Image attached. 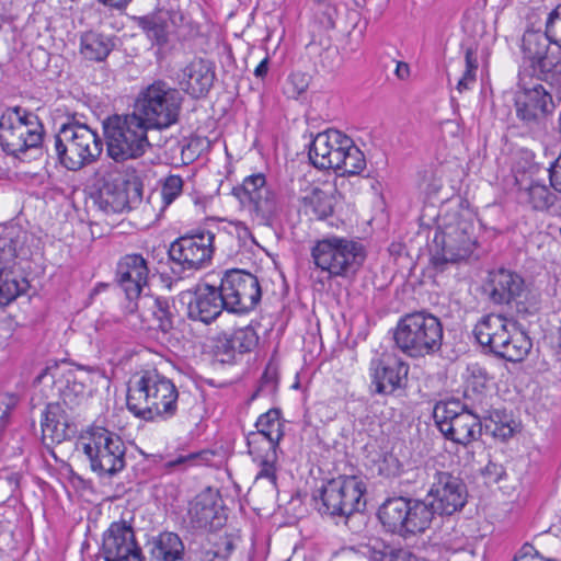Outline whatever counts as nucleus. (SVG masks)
Here are the masks:
<instances>
[{
	"label": "nucleus",
	"instance_id": "9b49d317",
	"mask_svg": "<svg viewBox=\"0 0 561 561\" xmlns=\"http://www.w3.org/2000/svg\"><path fill=\"white\" fill-rule=\"evenodd\" d=\"M44 127L38 116L22 107H8L0 117V146L8 154L19 157L43 142Z\"/></svg>",
	"mask_w": 561,
	"mask_h": 561
},
{
	"label": "nucleus",
	"instance_id": "0eeeda50",
	"mask_svg": "<svg viewBox=\"0 0 561 561\" xmlns=\"http://www.w3.org/2000/svg\"><path fill=\"white\" fill-rule=\"evenodd\" d=\"M102 125L107 156L116 162L138 159L151 147L149 129L133 113L108 116Z\"/></svg>",
	"mask_w": 561,
	"mask_h": 561
},
{
	"label": "nucleus",
	"instance_id": "f257e3e1",
	"mask_svg": "<svg viewBox=\"0 0 561 561\" xmlns=\"http://www.w3.org/2000/svg\"><path fill=\"white\" fill-rule=\"evenodd\" d=\"M520 51L527 69L543 79L561 102V3L548 14L545 32L533 28L524 32Z\"/></svg>",
	"mask_w": 561,
	"mask_h": 561
},
{
	"label": "nucleus",
	"instance_id": "603ef678",
	"mask_svg": "<svg viewBox=\"0 0 561 561\" xmlns=\"http://www.w3.org/2000/svg\"><path fill=\"white\" fill-rule=\"evenodd\" d=\"M466 70H470L471 73L476 75L478 69V59L476 50L472 47H467L465 51Z\"/></svg>",
	"mask_w": 561,
	"mask_h": 561
},
{
	"label": "nucleus",
	"instance_id": "1a4fd4ad",
	"mask_svg": "<svg viewBox=\"0 0 561 561\" xmlns=\"http://www.w3.org/2000/svg\"><path fill=\"white\" fill-rule=\"evenodd\" d=\"M126 450L122 437L103 426L92 425L82 436V451L100 478H113L125 469Z\"/></svg>",
	"mask_w": 561,
	"mask_h": 561
},
{
	"label": "nucleus",
	"instance_id": "412c9836",
	"mask_svg": "<svg viewBox=\"0 0 561 561\" xmlns=\"http://www.w3.org/2000/svg\"><path fill=\"white\" fill-rule=\"evenodd\" d=\"M102 554L105 561H145L131 525L113 522L103 535Z\"/></svg>",
	"mask_w": 561,
	"mask_h": 561
},
{
	"label": "nucleus",
	"instance_id": "f8f14e48",
	"mask_svg": "<svg viewBox=\"0 0 561 561\" xmlns=\"http://www.w3.org/2000/svg\"><path fill=\"white\" fill-rule=\"evenodd\" d=\"M314 265L330 277H347L354 274L365 260L359 242L340 237L318 240L311 249Z\"/></svg>",
	"mask_w": 561,
	"mask_h": 561
},
{
	"label": "nucleus",
	"instance_id": "680f3d73",
	"mask_svg": "<svg viewBox=\"0 0 561 561\" xmlns=\"http://www.w3.org/2000/svg\"><path fill=\"white\" fill-rule=\"evenodd\" d=\"M409 73H410L409 65L403 61H399L397 64V68H396V75L398 76V78L405 79L409 77Z\"/></svg>",
	"mask_w": 561,
	"mask_h": 561
},
{
	"label": "nucleus",
	"instance_id": "bf43d9fd",
	"mask_svg": "<svg viewBox=\"0 0 561 561\" xmlns=\"http://www.w3.org/2000/svg\"><path fill=\"white\" fill-rule=\"evenodd\" d=\"M268 64H270V59L268 57H265L259 65L257 67L255 68L254 70V76L256 78H264L267 72H268Z\"/></svg>",
	"mask_w": 561,
	"mask_h": 561
},
{
	"label": "nucleus",
	"instance_id": "2eb2a0df",
	"mask_svg": "<svg viewBox=\"0 0 561 561\" xmlns=\"http://www.w3.org/2000/svg\"><path fill=\"white\" fill-rule=\"evenodd\" d=\"M433 416L440 433L454 443L468 446L482 434L478 413L459 400L436 403Z\"/></svg>",
	"mask_w": 561,
	"mask_h": 561
},
{
	"label": "nucleus",
	"instance_id": "a18cd8bd",
	"mask_svg": "<svg viewBox=\"0 0 561 561\" xmlns=\"http://www.w3.org/2000/svg\"><path fill=\"white\" fill-rule=\"evenodd\" d=\"M318 7V12L321 14L320 23L325 28H333L335 26L336 9L332 5L331 0H310Z\"/></svg>",
	"mask_w": 561,
	"mask_h": 561
},
{
	"label": "nucleus",
	"instance_id": "5fc2aeb1",
	"mask_svg": "<svg viewBox=\"0 0 561 561\" xmlns=\"http://www.w3.org/2000/svg\"><path fill=\"white\" fill-rule=\"evenodd\" d=\"M476 81V75L471 73L470 70H465L462 77L457 83V90L461 93L468 90L471 84Z\"/></svg>",
	"mask_w": 561,
	"mask_h": 561
},
{
	"label": "nucleus",
	"instance_id": "b1692460",
	"mask_svg": "<svg viewBox=\"0 0 561 561\" xmlns=\"http://www.w3.org/2000/svg\"><path fill=\"white\" fill-rule=\"evenodd\" d=\"M227 310L226 299L219 287L207 283L198 284L187 306L191 320L209 324Z\"/></svg>",
	"mask_w": 561,
	"mask_h": 561
},
{
	"label": "nucleus",
	"instance_id": "3c124183",
	"mask_svg": "<svg viewBox=\"0 0 561 561\" xmlns=\"http://www.w3.org/2000/svg\"><path fill=\"white\" fill-rule=\"evenodd\" d=\"M288 81L293 84L294 90L297 94L305 92L308 88V81L302 73H293L289 76Z\"/></svg>",
	"mask_w": 561,
	"mask_h": 561
},
{
	"label": "nucleus",
	"instance_id": "2f4dec72",
	"mask_svg": "<svg viewBox=\"0 0 561 561\" xmlns=\"http://www.w3.org/2000/svg\"><path fill=\"white\" fill-rule=\"evenodd\" d=\"M335 196L321 188H313L302 197V207L307 215H313L317 219H325L334 211Z\"/></svg>",
	"mask_w": 561,
	"mask_h": 561
},
{
	"label": "nucleus",
	"instance_id": "dca6fc26",
	"mask_svg": "<svg viewBox=\"0 0 561 561\" xmlns=\"http://www.w3.org/2000/svg\"><path fill=\"white\" fill-rule=\"evenodd\" d=\"M443 247L432 256L435 270L443 272L448 263H459L470 257L477 247L476 226L470 213L459 214L446 225L442 234Z\"/></svg>",
	"mask_w": 561,
	"mask_h": 561
},
{
	"label": "nucleus",
	"instance_id": "de8ad7c7",
	"mask_svg": "<svg viewBox=\"0 0 561 561\" xmlns=\"http://www.w3.org/2000/svg\"><path fill=\"white\" fill-rule=\"evenodd\" d=\"M199 458L198 453H190L187 455H180L173 460H169L165 462V468L168 469H176V468H185L192 465L196 459Z\"/></svg>",
	"mask_w": 561,
	"mask_h": 561
},
{
	"label": "nucleus",
	"instance_id": "09e8293b",
	"mask_svg": "<svg viewBox=\"0 0 561 561\" xmlns=\"http://www.w3.org/2000/svg\"><path fill=\"white\" fill-rule=\"evenodd\" d=\"M549 179L551 186L561 194V160L558 158L549 168Z\"/></svg>",
	"mask_w": 561,
	"mask_h": 561
},
{
	"label": "nucleus",
	"instance_id": "cd10ccee",
	"mask_svg": "<svg viewBox=\"0 0 561 561\" xmlns=\"http://www.w3.org/2000/svg\"><path fill=\"white\" fill-rule=\"evenodd\" d=\"M507 320L501 314H488L474 327L473 334L482 347H488L495 356L510 339Z\"/></svg>",
	"mask_w": 561,
	"mask_h": 561
},
{
	"label": "nucleus",
	"instance_id": "393cba45",
	"mask_svg": "<svg viewBox=\"0 0 561 561\" xmlns=\"http://www.w3.org/2000/svg\"><path fill=\"white\" fill-rule=\"evenodd\" d=\"M149 267L147 260L138 253L122 256L116 266V279L129 299L140 295L148 284Z\"/></svg>",
	"mask_w": 561,
	"mask_h": 561
},
{
	"label": "nucleus",
	"instance_id": "4d7b16f0",
	"mask_svg": "<svg viewBox=\"0 0 561 561\" xmlns=\"http://www.w3.org/2000/svg\"><path fill=\"white\" fill-rule=\"evenodd\" d=\"M201 561H225L226 557L216 550L207 549L201 551Z\"/></svg>",
	"mask_w": 561,
	"mask_h": 561
},
{
	"label": "nucleus",
	"instance_id": "39448f33",
	"mask_svg": "<svg viewBox=\"0 0 561 561\" xmlns=\"http://www.w3.org/2000/svg\"><path fill=\"white\" fill-rule=\"evenodd\" d=\"M256 431L247 435L252 460L260 467L256 480L266 479L276 485L279 442L284 437V421L278 409L261 414L255 422Z\"/></svg>",
	"mask_w": 561,
	"mask_h": 561
},
{
	"label": "nucleus",
	"instance_id": "ea45409f",
	"mask_svg": "<svg viewBox=\"0 0 561 561\" xmlns=\"http://www.w3.org/2000/svg\"><path fill=\"white\" fill-rule=\"evenodd\" d=\"M370 561H419V558L409 549L394 548L383 545L382 548H374L369 556Z\"/></svg>",
	"mask_w": 561,
	"mask_h": 561
},
{
	"label": "nucleus",
	"instance_id": "9d476101",
	"mask_svg": "<svg viewBox=\"0 0 561 561\" xmlns=\"http://www.w3.org/2000/svg\"><path fill=\"white\" fill-rule=\"evenodd\" d=\"M527 62L522 59L518 72V88L515 94V111L523 126L529 130L539 131L545 128L546 119L556 108L553 96L540 83L530 84L528 79L545 81L538 75L527 69Z\"/></svg>",
	"mask_w": 561,
	"mask_h": 561
},
{
	"label": "nucleus",
	"instance_id": "37998d69",
	"mask_svg": "<svg viewBox=\"0 0 561 561\" xmlns=\"http://www.w3.org/2000/svg\"><path fill=\"white\" fill-rule=\"evenodd\" d=\"M184 182L180 175H169L164 179L161 188V196L164 206L172 204L183 191Z\"/></svg>",
	"mask_w": 561,
	"mask_h": 561
},
{
	"label": "nucleus",
	"instance_id": "8fccbe9b",
	"mask_svg": "<svg viewBox=\"0 0 561 561\" xmlns=\"http://www.w3.org/2000/svg\"><path fill=\"white\" fill-rule=\"evenodd\" d=\"M21 476L16 472L0 477V488H7L10 494H13L20 485Z\"/></svg>",
	"mask_w": 561,
	"mask_h": 561
},
{
	"label": "nucleus",
	"instance_id": "f704fd0d",
	"mask_svg": "<svg viewBox=\"0 0 561 561\" xmlns=\"http://www.w3.org/2000/svg\"><path fill=\"white\" fill-rule=\"evenodd\" d=\"M342 157L334 167L335 172L341 175H358L366 168V159L362 150L351 138V146H345Z\"/></svg>",
	"mask_w": 561,
	"mask_h": 561
},
{
	"label": "nucleus",
	"instance_id": "c9c22d12",
	"mask_svg": "<svg viewBox=\"0 0 561 561\" xmlns=\"http://www.w3.org/2000/svg\"><path fill=\"white\" fill-rule=\"evenodd\" d=\"M111 41L99 33L89 32L81 37V54L90 60L101 61L112 50Z\"/></svg>",
	"mask_w": 561,
	"mask_h": 561
},
{
	"label": "nucleus",
	"instance_id": "6e6552de",
	"mask_svg": "<svg viewBox=\"0 0 561 561\" xmlns=\"http://www.w3.org/2000/svg\"><path fill=\"white\" fill-rule=\"evenodd\" d=\"M365 491L366 485L360 478L340 476L321 488L319 499L314 496L316 507L322 516L347 526L352 515L360 511Z\"/></svg>",
	"mask_w": 561,
	"mask_h": 561
},
{
	"label": "nucleus",
	"instance_id": "e2e57ef3",
	"mask_svg": "<svg viewBox=\"0 0 561 561\" xmlns=\"http://www.w3.org/2000/svg\"><path fill=\"white\" fill-rule=\"evenodd\" d=\"M485 470L489 474H494L496 476L497 478H501L502 473H503V468L501 466H497L496 463H492L490 462L486 467H485Z\"/></svg>",
	"mask_w": 561,
	"mask_h": 561
},
{
	"label": "nucleus",
	"instance_id": "c85d7f7f",
	"mask_svg": "<svg viewBox=\"0 0 561 561\" xmlns=\"http://www.w3.org/2000/svg\"><path fill=\"white\" fill-rule=\"evenodd\" d=\"M410 497L397 496L388 499L378 510V518L382 526L392 534L401 537L409 536L411 519Z\"/></svg>",
	"mask_w": 561,
	"mask_h": 561
},
{
	"label": "nucleus",
	"instance_id": "864d4df0",
	"mask_svg": "<svg viewBox=\"0 0 561 561\" xmlns=\"http://www.w3.org/2000/svg\"><path fill=\"white\" fill-rule=\"evenodd\" d=\"M492 434L494 437H497L502 440H506L513 435V428L508 424H494V428L492 430Z\"/></svg>",
	"mask_w": 561,
	"mask_h": 561
},
{
	"label": "nucleus",
	"instance_id": "f3484780",
	"mask_svg": "<svg viewBox=\"0 0 561 561\" xmlns=\"http://www.w3.org/2000/svg\"><path fill=\"white\" fill-rule=\"evenodd\" d=\"M232 192L253 220L262 226L273 225L279 207L275 193L266 185L264 174L257 173L245 178Z\"/></svg>",
	"mask_w": 561,
	"mask_h": 561
},
{
	"label": "nucleus",
	"instance_id": "5701e85b",
	"mask_svg": "<svg viewBox=\"0 0 561 561\" xmlns=\"http://www.w3.org/2000/svg\"><path fill=\"white\" fill-rule=\"evenodd\" d=\"M141 185L126 183V187L105 183L93 198L94 206L105 215L129 210L141 201Z\"/></svg>",
	"mask_w": 561,
	"mask_h": 561
},
{
	"label": "nucleus",
	"instance_id": "bb28decb",
	"mask_svg": "<svg viewBox=\"0 0 561 561\" xmlns=\"http://www.w3.org/2000/svg\"><path fill=\"white\" fill-rule=\"evenodd\" d=\"M188 518L196 530L214 531L225 524V517L218 512L216 495L210 490L196 495L191 502Z\"/></svg>",
	"mask_w": 561,
	"mask_h": 561
},
{
	"label": "nucleus",
	"instance_id": "7c9ffc66",
	"mask_svg": "<svg viewBox=\"0 0 561 561\" xmlns=\"http://www.w3.org/2000/svg\"><path fill=\"white\" fill-rule=\"evenodd\" d=\"M148 546L149 561H184V543L175 533H161Z\"/></svg>",
	"mask_w": 561,
	"mask_h": 561
},
{
	"label": "nucleus",
	"instance_id": "4c0bfd02",
	"mask_svg": "<svg viewBox=\"0 0 561 561\" xmlns=\"http://www.w3.org/2000/svg\"><path fill=\"white\" fill-rule=\"evenodd\" d=\"M533 347V342L524 332L512 335L510 333L508 341L502 346L497 357L508 362L523 360Z\"/></svg>",
	"mask_w": 561,
	"mask_h": 561
},
{
	"label": "nucleus",
	"instance_id": "a211bd4d",
	"mask_svg": "<svg viewBox=\"0 0 561 561\" xmlns=\"http://www.w3.org/2000/svg\"><path fill=\"white\" fill-rule=\"evenodd\" d=\"M219 288L226 299L228 312L247 313L261 301L262 291L257 277L244 270L226 271Z\"/></svg>",
	"mask_w": 561,
	"mask_h": 561
},
{
	"label": "nucleus",
	"instance_id": "0e129e2a",
	"mask_svg": "<svg viewBox=\"0 0 561 561\" xmlns=\"http://www.w3.org/2000/svg\"><path fill=\"white\" fill-rule=\"evenodd\" d=\"M54 370H57V366L55 367H46L45 369H43V371L37 376V381L41 382L44 378H46L48 375H51V377L54 378L55 375L53 374Z\"/></svg>",
	"mask_w": 561,
	"mask_h": 561
},
{
	"label": "nucleus",
	"instance_id": "7ed1b4c3",
	"mask_svg": "<svg viewBox=\"0 0 561 561\" xmlns=\"http://www.w3.org/2000/svg\"><path fill=\"white\" fill-rule=\"evenodd\" d=\"M393 340L396 346L408 357L421 359L440 353L444 327L438 317L426 311H413L398 321Z\"/></svg>",
	"mask_w": 561,
	"mask_h": 561
},
{
	"label": "nucleus",
	"instance_id": "13d9d810",
	"mask_svg": "<svg viewBox=\"0 0 561 561\" xmlns=\"http://www.w3.org/2000/svg\"><path fill=\"white\" fill-rule=\"evenodd\" d=\"M100 3L117 9L123 10L125 9L131 0H98Z\"/></svg>",
	"mask_w": 561,
	"mask_h": 561
},
{
	"label": "nucleus",
	"instance_id": "6e6d98bb",
	"mask_svg": "<svg viewBox=\"0 0 561 561\" xmlns=\"http://www.w3.org/2000/svg\"><path fill=\"white\" fill-rule=\"evenodd\" d=\"M470 373L471 376L477 379V383L480 386H484L485 382L490 379L488 371L478 365H473L470 368Z\"/></svg>",
	"mask_w": 561,
	"mask_h": 561
},
{
	"label": "nucleus",
	"instance_id": "423d86ee",
	"mask_svg": "<svg viewBox=\"0 0 561 561\" xmlns=\"http://www.w3.org/2000/svg\"><path fill=\"white\" fill-rule=\"evenodd\" d=\"M182 102L183 96L179 90L158 80L138 93L131 113L148 129H165L178 123Z\"/></svg>",
	"mask_w": 561,
	"mask_h": 561
},
{
	"label": "nucleus",
	"instance_id": "774afa93",
	"mask_svg": "<svg viewBox=\"0 0 561 561\" xmlns=\"http://www.w3.org/2000/svg\"><path fill=\"white\" fill-rule=\"evenodd\" d=\"M545 561H557L556 559H545Z\"/></svg>",
	"mask_w": 561,
	"mask_h": 561
},
{
	"label": "nucleus",
	"instance_id": "e433bc0d",
	"mask_svg": "<svg viewBox=\"0 0 561 561\" xmlns=\"http://www.w3.org/2000/svg\"><path fill=\"white\" fill-rule=\"evenodd\" d=\"M137 25L146 33L148 38L158 46H163L168 43V20L159 14H149L139 16Z\"/></svg>",
	"mask_w": 561,
	"mask_h": 561
},
{
	"label": "nucleus",
	"instance_id": "20e7f679",
	"mask_svg": "<svg viewBox=\"0 0 561 561\" xmlns=\"http://www.w3.org/2000/svg\"><path fill=\"white\" fill-rule=\"evenodd\" d=\"M103 151V141L95 130L85 124H62L54 136V153L69 171H79L94 163Z\"/></svg>",
	"mask_w": 561,
	"mask_h": 561
},
{
	"label": "nucleus",
	"instance_id": "473e14b6",
	"mask_svg": "<svg viewBox=\"0 0 561 561\" xmlns=\"http://www.w3.org/2000/svg\"><path fill=\"white\" fill-rule=\"evenodd\" d=\"M520 195L536 211L549 213L557 202V195L547 185L538 182H533L529 186L522 188Z\"/></svg>",
	"mask_w": 561,
	"mask_h": 561
},
{
	"label": "nucleus",
	"instance_id": "72a5a7b5",
	"mask_svg": "<svg viewBox=\"0 0 561 561\" xmlns=\"http://www.w3.org/2000/svg\"><path fill=\"white\" fill-rule=\"evenodd\" d=\"M410 504L412 517L409 519V536L424 533L438 512L432 502L410 497Z\"/></svg>",
	"mask_w": 561,
	"mask_h": 561
},
{
	"label": "nucleus",
	"instance_id": "69168bd1",
	"mask_svg": "<svg viewBox=\"0 0 561 561\" xmlns=\"http://www.w3.org/2000/svg\"><path fill=\"white\" fill-rule=\"evenodd\" d=\"M236 230L238 231L239 238L245 237V236H251L249 229L245 226L237 225Z\"/></svg>",
	"mask_w": 561,
	"mask_h": 561
},
{
	"label": "nucleus",
	"instance_id": "4468645a",
	"mask_svg": "<svg viewBox=\"0 0 561 561\" xmlns=\"http://www.w3.org/2000/svg\"><path fill=\"white\" fill-rule=\"evenodd\" d=\"M215 233L199 230L174 240L168 251L170 271L175 280L192 276L205 267L214 254Z\"/></svg>",
	"mask_w": 561,
	"mask_h": 561
},
{
	"label": "nucleus",
	"instance_id": "f03ea898",
	"mask_svg": "<svg viewBox=\"0 0 561 561\" xmlns=\"http://www.w3.org/2000/svg\"><path fill=\"white\" fill-rule=\"evenodd\" d=\"M179 391L173 381L156 370L144 375L128 387L127 409L141 420L167 421L178 411Z\"/></svg>",
	"mask_w": 561,
	"mask_h": 561
},
{
	"label": "nucleus",
	"instance_id": "a878e982",
	"mask_svg": "<svg viewBox=\"0 0 561 561\" xmlns=\"http://www.w3.org/2000/svg\"><path fill=\"white\" fill-rule=\"evenodd\" d=\"M216 75L210 60L194 58L179 75L182 89L193 98L205 96L214 84Z\"/></svg>",
	"mask_w": 561,
	"mask_h": 561
},
{
	"label": "nucleus",
	"instance_id": "338daca9",
	"mask_svg": "<svg viewBox=\"0 0 561 561\" xmlns=\"http://www.w3.org/2000/svg\"><path fill=\"white\" fill-rule=\"evenodd\" d=\"M558 131L561 136V110H560L559 117H558Z\"/></svg>",
	"mask_w": 561,
	"mask_h": 561
},
{
	"label": "nucleus",
	"instance_id": "49530a36",
	"mask_svg": "<svg viewBox=\"0 0 561 561\" xmlns=\"http://www.w3.org/2000/svg\"><path fill=\"white\" fill-rule=\"evenodd\" d=\"M181 147V161L183 164L193 162L198 156V142L196 140L180 144Z\"/></svg>",
	"mask_w": 561,
	"mask_h": 561
},
{
	"label": "nucleus",
	"instance_id": "c03bdc74",
	"mask_svg": "<svg viewBox=\"0 0 561 561\" xmlns=\"http://www.w3.org/2000/svg\"><path fill=\"white\" fill-rule=\"evenodd\" d=\"M215 354L219 357L221 363H229L234 358L238 353L230 334H220L215 341Z\"/></svg>",
	"mask_w": 561,
	"mask_h": 561
},
{
	"label": "nucleus",
	"instance_id": "ddd939ff",
	"mask_svg": "<svg viewBox=\"0 0 561 561\" xmlns=\"http://www.w3.org/2000/svg\"><path fill=\"white\" fill-rule=\"evenodd\" d=\"M488 287L493 304L514 306L520 319L535 316L540 309L539 294L529 289L524 278L514 271L502 267L490 272Z\"/></svg>",
	"mask_w": 561,
	"mask_h": 561
},
{
	"label": "nucleus",
	"instance_id": "6ab92c4d",
	"mask_svg": "<svg viewBox=\"0 0 561 561\" xmlns=\"http://www.w3.org/2000/svg\"><path fill=\"white\" fill-rule=\"evenodd\" d=\"M368 370L370 393L391 396L405 389L410 367L397 355L382 353L370 360Z\"/></svg>",
	"mask_w": 561,
	"mask_h": 561
},
{
	"label": "nucleus",
	"instance_id": "79ce46f5",
	"mask_svg": "<svg viewBox=\"0 0 561 561\" xmlns=\"http://www.w3.org/2000/svg\"><path fill=\"white\" fill-rule=\"evenodd\" d=\"M84 385L82 382L76 381L72 373L68 374L66 386L59 388L62 403L69 408H72L79 403V400L84 397Z\"/></svg>",
	"mask_w": 561,
	"mask_h": 561
},
{
	"label": "nucleus",
	"instance_id": "052dcab7",
	"mask_svg": "<svg viewBox=\"0 0 561 561\" xmlns=\"http://www.w3.org/2000/svg\"><path fill=\"white\" fill-rule=\"evenodd\" d=\"M535 553L534 556L535 557H539V552L535 550L534 546L529 545V543H525L519 552H518V556H515L514 560L516 561L518 558H524V557H527V556H531V553Z\"/></svg>",
	"mask_w": 561,
	"mask_h": 561
},
{
	"label": "nucleus",
	"instance_id": "aec40b11",
	"mask_svg": "<svg viewBox=\"0 0 561 561\" xmlns=\"http://www.w3.org/2000/svg\"><path fill=\"white\" fill-rule=\"evenodd\" d=\"M439 515H453L463 508L468 500L466 483L448 471H436L428 490Z\"/></svg>",
	"mask_w": 561,
	"mask_h": 561
},
{
	"label": "nucleus",
	"instance_id": "a19ab883",
	"mask_svg": "<svg viewBox=\"0 0 561 561\" xmlns=\"http://www.w3.org/2000/svg\"><path fill=\"white\" fill-rule=\"evenodd\" d=\"M230 336L239 354L251 352L259 344V335L252 325L236 329Z\"/></svg>",
	"mask_w": 561,
	"mask_h": 561
},
{
	"label": "nucleus",
	"instance_id": "c756f323",
	"mask_svg": "<svg viewBox=\"0 0 561 561\" xmlns=\"http://www.w3.org/2000/svg\"><path fill=\"white\" fill-rule=\"evenodd\" d=\"M41 425L45 444H59L69 437L68 415L60 403L47 404Z\"/></svg>",
	"mask_w": 561,
	"mask_h": 561
},
{
	"label": "nucleus",
	"instance_id": "4be33fe9",
	"mask_svg": "<svg viewBox=\"0 0 561 561\" xmlns=\"http://www.w3.org/2000/svg\"><path fill=\"white\" fill-rule=\"evenodd\" d=\"M351 138L336 129L318 133L309 145L308 157L313 167L320 170L334 169Z\"/></svg>",
	"mask_w": 561,
	"mask_h": 561
},
{
	"label": "nucleus",
	"instance_id": "58836bf2",
	"mask_svg": "<svg viewBox=\"0 0 561 561\" xmlns=\"http://www.w3.org/2000/svg\"><path fill=\"white\" fill-rule=\"evenodd\" d=\"M149 310L153 317L157 329L167 333L173 328V313L168 299L162 297L151 299Z\"/></svg>",
	"mask_w": 561,
	"mask_h": 561
}]
</instances>
